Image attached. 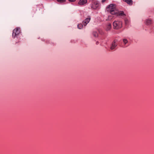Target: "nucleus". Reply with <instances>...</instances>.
<instances>
[{
	"mask_svg": "<svg viewBox=\"0 0 154 154\" xmlns=\"http://www.w3.org/2000/svg\"><path fill=\"white\" fill-rule=\"evenodd\" d=\"M123 1L130 5H132L133 4V1L132 0H123Z\"/></svg>",
	"mask_w": 154,
	"mask_h": 154,
	"instance_id": "obj_10",
	"label": "nucleus"
},
{
	"mask_svg": "<svg viewBox=\"0 0 154 154\" xmlns=\"http://www.w3.org/2000/svg\"><path fill=\"white\" fill-rule=\"evenodd\" d=\"M90 20V16L88 17V18L86 19L83 22V24L85 26L89 22Z\"/></svg>",
	"mask_w": 154,
	"mask_h": 154,
	"instance_id": "obj_6",
	"label": "nucleus"
},
{
	"mask_svg": "<svg viewBox=\"0 0 154 154\" xmlns=\"http://www.w3.org/2000/svg\"><path fill=\"white\" fill-rule=\"evenodd\" d=\"M20 30L19 28H17L14 29L13 32L12 36L13 37L15 38L17 35L20 33Z\"/></svg>",
	"mask_w": 154,
	"mask_h": 154,
	"instance_id": "obj_4",
	"label": "nucleus"
},
{
	"mask_svg": "<svg viewBox=\"0 0 154 154\" xmlns=\"http://www.w3.org/2000/svg\"><path fill=\"white\" fill-rule=\"evenodd\" d=\"M99 6V3L97 2H94L91 5V8L93 9H96Z\"/></svg>",
	"mask_w": 154,
	"mask_h": 154,
	"instance_id": "obj_5",
	"label": "nucleus"
},
{
	"mask_svg": "<svg viewBox=\"0 0 154 154\" xmlns=\"http://www.w3.org/2000/svg\"><path fill=\"white\" fill-rule=\"evenodd\" d=\"M152 23V20L150 19H147L146 20V24L147 25H150Z\"/></svg>",
	"mask_w": 154,
	"mask_h": 154,
	"instance_id": "obj_11",
	"label": "nucleus"
},
{
	"mask_svg": "<svg viewBox=\"0 0 154 154\" xmlns=\"http://www.w3.org/2000/svg\"><path fill=\"white\" fill-rule=\"evenodd\" d=\"M83 26V25L82 24H79L78 25V27L79 29H82Z\"/></svg>",
	"mask_w": 154,
	"mask_h": 154,
	"instance_id": "obj_14",
	"label": "nucleus"
},
{
	"mask_svg": "<svg viewBox=\"0 0 154 154\" xmlns=\"http://www.w3.org/2000/svg\"><path fill=\"white\" fill-rule=\"evenodd\" d=\"M93 35L95 37H97L98 36V33L97 32H94L93 33Z\"/></svg>",
	"mask_w": 154,
	"mask_h": 154,
	"instance_id": "obj_16",
	"label": "nucleus"
},
{
	"mask_svg": "<svg viewBox=\"0 0 154 154\" xmlns=\"http://www.w3.org/2000/svg\"><path fill=\"white\" fill-rule=\"evenodd\" d=\"M123 42L124 44L123 47H128L129 45L128 44V41L126 38H124L123 39Z\"/></svg>",
	"mask_w": 154,
	"mask_h": 154,
	"instance_id": "obj_7",
	"label": "nucleus"
},
{
	"mask_svg": "<svg viewBox=\"0 0 154 154\" xmlns=\"http://www.w3.org/2000/svg\"><path fill=\"white\" fill-rule=\"evenodd\" d=\"M69 2H75V0H68Z\"/></svg>",
	"mask_w": 154,
	"mask_h": 154,
	"instance_id": "obj_17",
	"label": "nucleus"
},
{
	"mask_svg": "<svg viewBox=\"0 0 154 154\" xmlns=\"http://www.w3.org/2000/svg\"><path fill=\"white\" fill-rule=\"evenodd\" d=\"M111 28V24L110 23L107 24L106 26V31H109Z\"/></svg>",
	"mask_w": 154,
	"mask_h": 154,
	"instance_id": "obj_9",
	"label": "nucleus"
},
{
	"mask_svg": "<svg viewBox=\"0 0 154 154\" xmlns=\"http://www.w3.org/2000/svg\"><path fill=\"white\" fill-rule=\"evenodd\" d=\"M66 0H57L58 2L60 3H63L66 2Z\"/></svg>",
	"mask_w": 154,
	"mask_h": 154,
	"instance_id": "obj_15",
	"label": "nucleus"
},
{
	"mask_svg": "<svg viewBox=\"0 0 154 154\" xmlns=\"http://www.w3.org/2000/svg\"><path fill=\"white\" fill-rule=\"evenodd\" d=\"M106 0H102V3H103L105 1H106Z\"/></svg>",
	"mask_w": 154,
	"mask_h": 154,
	"instance_id": "obj_18",
	"label": "nucleus"
},
{
	"mask_svg": "<svg viewBox=\"0 0 154 154\" xmlns=\"http://www.w3.org/2000/svg\"><path fill=\"white\" fill-rule=\"evenodd\" d=\"M87 2V0H80L78 4L80 5H83Z\"/></svg>",
	"mask_w": 154,
	"mask_h": 154,
	"instance_id": "obj_8",
	"label": "nucleus"
},
{
	"mask_svg": "<svg viewBox=\"0 0 154 154\" xmlns=\"http://www.w3.org/2000/svg\"><path fill=\"white\" fill-rule=\"evenodd\" d=\"M106 11L110 12L111 14H116L117 15L125 16L123 11H118L116 8V5L113 4L109 5L106 8Z\"/></svg>",
	"mask_w": 154,
	"mask_h": 154,
	"instance_id": "obj_1",
	"label": "nucleus"
},
{
	"mask_svg": "<svg viewBox=\"0 0 154 154\" xmlns=\"http://www.w3.org/2000/svg\"><path fill=\"white\" fill-rule=\"evenodd\" d=\"M125 24L126 25H128L129 23V21L127 19L125 18Z\"/></svg>",
	"mask_w": 154,
	"mask_h": 154,
	"instance_id": "obj_13",
	"label": "nucleus"
},
{
	"mask_svg": "<svg viewBox=\"0 0 154 154\" xmlns=\"http://www.w3.org/2000/svg\"><path fill=\"white\" fill-rule=\"evenodd\" d=\"M117 40L116 39H114L112 42L110 47V49L111 50H115L116 47L117 45Z\"/></svg>",
	"mask_w": 154,
	"mask_h": 154,
	"instance_id": "obj_3",
	"label": "nucleus"
},
{
	"mask_svg": "<svg viewBox=\"0 0 154 154\" xmlns=\"http://www.w3.org/2000/svg\"><path fill=\"white\" fill-rule=\"evenodd\" d=\"M114 29H118L121 28L122 26V23L119 21H115L113 23Z\"/></svg>",
	"mask_w": 154,
	"mask_h": 154,
	"instance_id": "obj_2",
	"label": "nucleus"
},
{
	"mask_svg": "<svg viewBox=\"0 0 154 154\" xmlns=\"http://www.w3.org/2000/svg\"><path fill=\"white\" fill-rule=\"evenodd\" d=\"M113 18V16H109L108 17V19L106 20H111Z\"/></svg>",
	"mask_w": 154,
	"mask_h": 154,
	"instance_id": "obj_12",
	"label": "nucleus"
},
{
	"mask_svg": "<svg viewBox=\"0 0 154 154\" xmlns=\"http://www.w3.org/2000/svg\"><path fill=\"white\" fill-rule=\"evenodd\" d=\"M96 44L97 45L98 44V42H96Z\"/></svg>",
	"mask_w": 154,
	"mask_h": 154,
	"instance_id": "obj_19",
	"label": "nucleus"
}]
</instances>
